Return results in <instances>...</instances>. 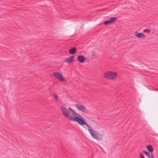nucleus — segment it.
<instances>
[{"instance_id": "nucleus-9", "label": "nucleus", "mask_w": 158, "mask_h": 158, "mask_svg": "<svg viewBox=\"0 0 158 158\" xmlns=\"http://www.w3.org/2000/svg\"><path fill=\"white\" fill-rule=\"evenodd\" d=\"M77 60L80 63H83L85 61V58L82 55H79L77 57Z\"/></svg>"}, {"instance_id": "nucleus-10", "label": "nucleus", "mask_w": 158, "mask_h": 158, "mask_svg": "<svg viewBox=\"0 0 158 158\" xmlns=\"http://www.w3.org/2000/svg\"><path fill=\"white\" fill-rule=\"evenodd\" d=\"M143 152L144 153L145 155L148 158H154L153 155L152 153L151 155L149 152L146 151H143Z\"/></svg>"}, {"instance_id": "nucleus-12", "label": "nucleus", "mask_w": 158, "mask_h": 158, "mask_svg": "<svg viewBox=\"0 0 158 158\" xmlns=\"http://www.w3.org/2000/svg\"><path fill=\"white\" fill-rule=\"evenodd\" d=\"M77 50L75 47H72L69 50V53L72 55L74 54L76 52Z\"/></svg>"}, {"instance_id": "nucleus-4", "label": "nucleus", "mask_w": 158, "mask_h": 158, "mask_svg": "<svg viewBox=\"0 0 158 158\" xmlns=\"http://www.w3.org/2000/svg\"><path fill=\"white\" fill-rule=\"evenodd\" d=\"M78 117L77 118L75 122H77L81 126H83L84 125H86L89 129H92L85 122L82 117L80 114L78 115Z\"/></svg>"}, {"instance_id": "nucleus-2", "label": "nucleus", "mask_w": 158, "mask_h": 158, "mask_svg": "<svg viewBox=\"0 0 158 158\" xmlns=\"http://www.w3.org/2000/svg\"><path fill=\"white\" fill-rule=\"evenodd\" d=\"M88 130L92 137L97 140H102V137L100 134L97 132L92 129H88Z\"/></svg>"}, {"instance_id": "nucleus-7", "label": "nucleus", "mask_w": 158, "mask_h": 158, "mask_svg": "<svg viewBox=\"0 0 158 158\" xmlns=\"http://www.w3.org/2000/svg\"><path fill=\"white\" fill-rule=\"evenodd\" d=\"M135 36L139 38H142L144 39L145 37V36L143 33H139L137 32H136L135 33Z\"/></svg>"}, {"instance_id": "nucleus-1", "label": "nucleus", "mask_w": 158, "mask_h": 158, "mask_svg": "<svg viewBox=\"0 0 158 158\" xmlns=\"http://www.w3.org/2000/svg\"><path fill=\"white\" fill-rule=\"evenodd\" d=\"M64 116L70 121H75L78 117L79 114L77 113L73 109L69 107L68 110H69L73 116L69 113V111L65 107L62 106L60 108Z\"/></svg>"}, {"instance_id": "nucleus-17", "label": "nucleus", "mask_w": 158, "mask_h": 158, "mask_svg": "<svg viewBox=\"0 0 158 158\" xmlns=\"http://www.w3.org/2000/svg\"><path fill=\"white\" fill-rule=\"evenodd\" d=\"M147 29H144L143 30V32H146L147 31Z\"/></svg>"}, {"instance_id": "nucleus-8", "label": "nucleus", "mask_w": 158, "mask_h": 158, "mask_svg": "<svg viewBox=\"0 0 158 158\" xmlns=\"http://www.w3.org/2000/svg\"><path fill=\"white\" fill-rule=\"evenodd\" d=\"M74 56H73L66 58L64 61L67 63H72L74 61Z\"/></svg>"}, {"instance_id": "nucleus-16", "label": "nucleus", "mask_w": 158, "mask_h": 158, "mask_svg": "<svg viewBox=\"0 0 158 158\" xmlns=\"http://www.w3.org/2000/svg\"><path fill=\"white\" fill-rule=\"evenodd\" d=\"M140 158H145L144 157L143 155L141 153H140Z\"/></svg>"}, {"instance_id": "nucleus-15", "label": "nucleus", "mask_w": 158, "mask_h": 158, "mask_svg": "<svg viewBox=\"0 0 158 158\" xmlns=\"http://www.w3.org/2000/svg\"><path fill=\"white\" fill-rule=\"evenodd\" d=\"M53 95L54 96V98L55 99V100L56 101H57L58 99V97L57 94L55 93H53Z\"/></svg>"}, {"instance_id": "nucleus-11", "label": "nucleus", "mask_w": 158, "mask_h": 158, "mask_svg": "<svg viewBox=\"0 0 158 158\" xmlns=\"http://www.w3.org/2000/svg\"><path fill=\"white\" fill-rule=\"evenodd\" d=\"M146 148L149 152L152 153L153 152L154 149L151 145H147L146 146Z\"/></svg>"}, {"instance_id": "nucleus-3", "label": "nucleus", "mask_w": 158, "mask_h": 158, "mask_svg": "<svg viewBox=\"0 0 158 158\" xmlns=\"http://www.w3.org/2000/svg\"><path fill=\"white\" fill-rule=\"evenodd\" d=\"M104 76L106 78L113 80L117 77V73L114 72L109 71L105 73Z\"/></svg>"}, {"instance_id": "nucleus-5", "label": "nucleus", "mask_w": 158, "mask_h": 158, "mask_svg": "<svg viewBox=\"0 0 158 158\" xmlns=\"http://www.w3.org/2000/svg\"><path fill=\"white\" fill-rule=\"evenodd\" d=\"M53 74L56 78H57L60 81H66V80L63 78V76L60 73L58 72H55Z\"/></svg>"}, {"instance_id": "nucleus-6", "label": "nucleus", "mask_w": 158, "mask_h": 158, "mask_svg": "<svg viewBox=\"0 0 158 158\" xmlns=\"http://www.w3.org/2000/svg\"><path fill=\"white\" fill-rule=\"evenodd\" d=\"M75 106L77 109L83 112H85L86 111L85 107L83 105L80 104H76Z\"/></svg>"}, {"instance_id": "nucleus-14", "label": "nucleus", "mask_w": 158, "mask_h": 158, "mask_svg": "<svg viewBox=\"0 0 158 158\" xmlns=\"http://www.w3.org/2000/svg\"><path fill=\"white\" fill-rule=\"evenodd\" d=\"M103 23L106 25H109L111 23L109 20H108L105 21Z\"/></svg>"}, {"instance_id": "nucleus-13", "label": "nucleus", "mask_w": 158, "mask_h": 158, "mask_svg": "<svg viewBox=\"0 0 158 158\" xmlns=\"http://www.w3.org/2000/svg\"><path fill=\"white\" fill-rule=\"evenodd\" d=\"M116 19L117 18L116 17H113L110 18L109 20L112 23L114 22L116 20Z\"/></svg>"}]
</instances>
